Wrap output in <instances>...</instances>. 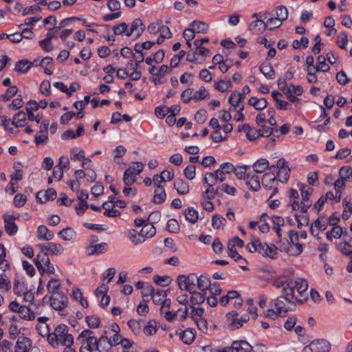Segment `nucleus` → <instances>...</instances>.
I'll return each instance as SVG.
<instances>
[{
    "label": "nucleus",
    "mask_w": 352,
    "mask_h": 352,
    "mask_svg": "<svg viewBox=\"0 0 352 352\" xmlns=\"http://www.w3.org/2000/svg\"><path fill=\"white\" fill-rule=\"evenodd\" d=\"M47 341L54 347L59 344L68 346L74 342L73 336L68 333V327L65 324H58L52 333H48Z\"/></svg>",
    "instance_id": "nucleus-1"
},
{
    "label": "nucleus",
    "mask_w": 352,
    "mask_h": 352,
    "mask_svg": "<svg viewBox=\"0 0 352 352\" xmlns=\"http://www.w3.org/2000/svg\"><path fill=\"white\" fill-rule=\"evenodd\" d=\"M292 299L291 297L280 295L276 299L272 300L270 305L276 308L278 314H283V316H285L287 312L293 309L289 305L295 306Z\"/></svg>",
    "instance_id": "nucleus-2"
},
{
    "label": "nucleus",
    "mask_w": 352,
    "mask_h": 352,
    "mask_svg": "<svg viewBox=\"0 0 352 352\" xmlns=\"http://www.w3.org/2000/svg\"><path fill=\"white\" fill-rule=\"evenodd\" d=\"M180 289L186 290L189 293L194 292L197 283V276L195 274H190L187 276L179 275L177 278Z\"/></svg>",
    "instance_id": "nucleus-3"
},
{
    "label": "nucleus",
    "mask_w": 352,
    "mask_h": 352,
    "mask_svg": "<svg viewBox=\"0 0 352 352\" xmlns=\"http://www.w3.org/2000/svg\"><path fill=\"white\" fill-rule=\"evenodd\" d=\"M68 298L63 293L58 292L50 297L51 307L59 311L61 316H66L68 314L65 311V308L67 306Z\"/></svg>",
    "instance_id": "nucleus-4"
},
{
    "label": "nucleus",
    "mask_w": 352,
    "mask_h": 352,
    "mask_svg": "<svg viewBox=\"0 0 352 352\" xmlns=\"http://www.w3.org/2000/svg\"><path fill=\"white\" fill-rule=\"evenodd\" d=\"M293 284V279H289L285 281L276 280L272 283L274 287L281 289V295L291 297V298H294V294H293L292 287Z\"/></svg>",
    "instance_id": "nucleus-5"
},
{
    "label": "nucleus",
    "mask_w": 352,
    "mask_h": 352,
    "mask_svg": "<svg viewBox=\"0 0 352 352\" xmlns=\"http://www.w3.org/2000/svg\"><path fill=\"white\" fill-rule=\"evenodd\" d=\"M144 29L145 26L142 21L139 18L135 19L131 23L130 27H128L126 36L129 37L134 36L137 38L142 34Z\"/></svg>",
    "instance_id": "nucleus-6"
},
{
    "label": "nucleus",
    "mask_w": 352,
    "mask_h": 352,
    "mask_svg": "<svg viewBox=\"0 0 352 352\" xmlns=\"http://www.w3.org/2000/svg\"><path fill=\"white\" fill-rule=\"evenodd\" d=\"M256 252L263 256H267L270 258H274L277 254V248L274 244H271L270 245L266 243H263L258 239Z\"/></svg>",
    "instance_id": "nucleus-7"
},
{
    "label": "nucleus",
    "mask_w": 352,
    "mask_h": 352,
    "mask_svg": "<svg viewBox=\"0 0 352 352\" xmlns=\"http://www.w3.org/2000/svg\"><path fill=\"white\" fill-rule=\"evenodd\" d=\"M38 246L41 252H47V254L60 255L63 253L65 250L61 244L55 243L38 244Z\"/></svg>",
    "instance_id": "nucleus-8"
},
{
    "label": "nucleus",
    "mask_w": 352,
    "mask_h": 352,
    "mask_svg": "<svg viewBox=\"0 0 352 352\" xmlns=\"http://www.w3.org/2000/svg\"><path fill=\"white\" fill-rule=\"evenodd\" d=\"M244 98L245 94H242L237 91H233L229 97L230 104L236 108L237 112L242 111L244 109V105L242 103Z\"/></svg>",
    "instance_id": "nucleus-9"
},
{
    "label": "nucleus",
    "mask_w": 352,
    "mask_h": 352,
    "mask_svg": "<svg viewBox=\"0 0 352 352\" xmlns=\"http://www.w3.org/2000/svg\"><path fill=\"white\" fill-rule=\"evenodd\" d=\"M5 223V230L10 236L15 234L18 231V227L14 223V220L16 217L14 215L5 214L3 216Z\"/></svg>",
    "instance_id": "nucleus-10"
},
{
    "label": "nucleus",
    "mask_w": 352,
    "mask_h": 352,
    "mask_svg": "<svg viewBox=\"0 0 352 352\" xmlns=\"http://www.w3.org/2000/svg\"><path fill=\"white\" fill-rule=\"evenodd\" d=\"M245 180V184L250 190L256 192L261 188L260 179L257 175L248 173Z\"/></svg>",
    "instance_id": "nucleus-11"
},
{
    "label": "nucleus",
    "mask_w": 352,
    "mask_h": 352,
    "mask_svg": "<svg viewBox=\"0 0 352 352\" xmlns=\"http://www.w3.org/2000/svg\"><path fill=\"white\" fill-rule=\"evenodd\" d=\"M314 352H329L331 349L330 343L324 340H316L311 342Z\"/></svg>",
    "instance_id": "nucleus-12"
},
{
    "label": "nucleus",
    "mask_w": 352,
    "mask_h": 352,
    "mask_svg": "<svg viewBox=\"0 0 352 352\" xmlns=\"http://www.w3.org/2000/svg\"><path fill=\"white\" fill-rule=\"evenodd\" d=\"M31 346L32 340L30 338L21 337L16 343L15 352H29Z\"/></svg>",
    "instance_id": "nucleus-13"
},
{
    "label": "nucleus",
    "mask_w": 352,
    "mask_h": 352,
    "mask_svg": "<svg viewBox=\"0 0 352 352\" xmlns=\"http://www.w3.org/2000/svg\"><path fill=\"white\" fill-rule=\"evenodd\" d=\"M283 96H285L283 92L280 93L278 91H274L272 93V96L276 101V107L281 110H286L289 108L290 104L287 102L283 100Z\"/></svg>",
    "instance_id": "nucleus-14"
},
{
    "label": "nucleus",
    "mask_w": 352,
    "mask_h": 352,
    "mask_svg": "<svg viewBox=\"0 0 352 352\" xmlns=\"http://www.w3.org/2000/svg\"><path fill=\"white\" fill-rule=\"evenodd\" d=\"M266 28L267 24L263 20L258 19L252 21L249 25V30L254 34H261Z\"/></svg>",
    "instance_id": "nucleus-15"
},
{
    "label": "nucleus",
    "mask_w": 352,
    "mask_h": 352,
    "mask_svg": "<svg viewBox=\"0 0 352 352\" xmlns=\"http://www.w3.org/2000/svg\"><path fill=\"white\" fill-rule=\"evenodd\" d=\"M225 173H221L219 169L214 170L212 173H206L204 179V183L207 184V186L212 187L214 183L208 182V177H212L214 181L223 182L225 180Z\"/></svg>",
    "instance_id": "nucleus-16"
},
{
    "label": "nucleus",
    "mask_w": 352,
    "mask_h": 352,
    "mask_svg": "<svg viewBox=\"0 0 352 352\" xmlns=\"http://www.w3.org/2000/svg\"><path fill=\"white\" fill-rule=\"evenodd\" d=\"M111 348V340L107 336H102L98 339L96 349L98 352H109Z\"/></svg>",
    "instance_id": "nucleus-17"
},
{
    "label": "nucleus",
    "mask_w": 352,
    "mask_h": 352,
    "mask_svg": "<svg viewBox=\"0 0 352 352\" xmlns=\"http://www.w3.org/2000/svg\"><path fill=\"white\" fill-rule=\"evenodd\" d=\"M54 232L45 226H39L36 231V236L40 240L50 241L54 238Z\"/></svg>",
    "instance_id": "nucleus-18"
},
{
    "label": "nucleus",
    "mask_w": 352,
    "mask_h": 352,
    "mask_svg": "<svg viewBox=\"0 0 352 352\" xmlns=\"http://www.w3.org/2000/svg\"><path fill=\"white\" fill-rule=\"evenodd\" d=\"M43 263L45 264V266L52 264L50 258L47 257V252H42L41 254H38L37 257L34 259V264L39 272L44 271Z\"/></svg>",
    "instance_id": "nucleus-19"
},
{
    "label": "nucleus",
    "mask_w": 352,
    "mask_h": 352,
    "mask_svg": "<svg viewBox=\"0 0 352 352\" xmlns=\"http://www.w3.org/2000/svg\"><path fill=\"white\" fill-rule=\"evenodd\" d=\"M300 190L301 192V200L302 201V209L303 211H307L312 204L311 201L309 200V196L311 192L306 190L304 185H302Z\"/></svg>",
    "instance_id": "nucleus-20"
},
{
    "label": "nucleus",
    "mask_w": 352,
    "mask_h": 352,
    "mask_svg": "<svg viewBox=\"0 0 352 352\" xmlns=\"http://www.w3.org/2000/svg\"><path fill=\"white\" fill-rule=\"evenodd\" d=\"M279 182L273 173H265L262 178V185L264 188L271 189L274 188V184Z\"/></svg>",
    "instance_id": "nucleus-21"
},
{
    "label": "nucleus",
    "mask_w": 352,
    "mask_h": 352,
    "mask_svg": "<svg viewBox=\"0 0 352 352\" xmlns=\"http://www.w3.org/2000/svg\"><path fill=\"white\" fill-rule=\"evenodd\" d=\"M153 223V222L145 223L140 230V234H142L144 241L145 239L151 238L156 234V229Z\"/></svg>",
    "instance_id": "nucleus-22"
},
{
    "label": "nucleus",
    "mask_w": 352,
    "mask_h": 352,
    "mask_svg": "<svg viewBox=\"0 0 352 352\" xmlns=\"http://www.w3.org/2000/svg\"><path fill=\"white\" fill-rule=\"evenodd\" d=\"M293 294L294 293V289H296L300 297L303 296V294L307 292L308 289V283L305 279H300L299 280H293Z\"/></svg>",
    "instance_id": "nucleus-23"
},
{
    "label": "nucleus",
    "mask_w": 352,
    "mask_h": 352,
    "mask_svg": "<svg viewBox=\"0 0 352 352\" xmlns=\"http://www.w3.org/2000/svg\"><path fill=\"white\" fill-rule=\"evenodd\" d=\"M248 104L254 107L256 110H262L267 107V102L264 98H258L253 96L249 99Z\"/></svg>",
    "instance_id": "nucleus-24"
},
{
    "label": "nucleus",
    "mask_w": 352,
    "mask_h": 352,
    "mask_svg": "<svg viewBox=\"0 0 352 352\" xmlns=\"http://www.w3.org/2000/svg\"><path fill=\"white\" fill-rule=\"evenodd\" d=\"M166 197L164 188L161 185H158L154 191L153 202L157 204H161L165 201Z\"/></svg>",
    "instance_id": "nucleus-25"
},
{
    "label": "nucleus",
    "mask_w": 352,
    "mask_h": 352,
    "mask_svg": "<svg viewBox=\"0 0 352 352\" xmlns=\"http://www.w3.org/2000/svg\"><path fill=\"white\" fill-rule=\"evenodd\" d=\"M285 96L292 102H299L297 96H300L303 89H281Z\"/></svg>",
    "instance_id": "nucleus-26"
},
{
    "label": "nucleus",
    "mask_w": 352,
    "mask_h": 352,
    "mask_svg": "<svg viewBox=\"0 0 352 352\" xmlns=\"http://www.w3.org/2000/svg\"><path fill=\"white\" fill-rule=\"evenodd\" d=\"M102 208L105 210L104 215L109 217H116L120 215V212L114 208V204H109V202H104L102 205Z\"/></svg>",
    "instance_id": "nucleus-27"
},
{
    "label": "nucleus",
    "mask_w": 352,
    "mask_h": 352,
    "mask_svg": "<svg viewBox=\"0 0 352 352\" xmlns=\"http://www.w3.org/2000/svg\"><path fill=\"white\" fill-rule=\"evenodd\" d=\"M252 168L255 173H263L269 168V162L266 159L261 158L252 165Z\"/></svg>",
    "instance_id": "nucleus-28"
},
{
    "label": "nucleus",
    "mask_w": 352,
    "mask_h": 352,
    "mask_svg": "<svg viewBox=\"0 0 352 352\" xmlns=\"http://www.w3.org/2000/svg\"><path fill=\"white\" fill-rule=\"evenodd\" d=\"M181 340L186 344H190L195 338V330L193 329H186L181 334Z\"/></svg>",
    "instance_id": "nucleus-29"
},
{
    "label": "nucleus",
    "mask_w": 352,
    "mask_h": 352,
    "mask_svg": "<svg viewBox=\"0 0 352 352\" xmlns=\"http://www.w3.org/2000/svg\"><path fill=\"white\" fill-rule=\"evenodd\" d=\"M107 243H101L99 244H96L95 245H90L89 247L87 248V254L89 256L94 254H99L104 252L107 250Z\"/></svg>",
    "instance_id": "nucleus-30"
},
{
    "label": "nucleus",
    "mask_w": 352,
    "mask_h": 352,
    "mask_svg": "<svg viewBox=\"0 0 352 352\" xmlns=\"http://www.w3.org/2000/svg\"><path fill=\"white\" fill-rule=\"evenodd\" d=\"M174 188L179 195H186L189 192L188 184L179 179L174 182Z\"/></svg>",
    "instance_id": "nucleus-31"
},
{
    "label": "nucleus",
    "mask_w": 352,
    "mask_h": 352,
    "mask_svg": "<svg viewBox=\"0 0 352 352\" xmlns=\"http://www.w3.org/2000/svg\"><path fill=\"white\" fill-rule=\"evenodd\" d=\"M42 194V192L39 191L36 193V199H39L41 203H45L50 200H54L56 197V191L54 188H48L46 190L45 192L44 193V199L42 200L40 197V195Z\"/></svg>",
    "instance_id": "nucleus-32"
},
{
    "label": "nucleus",
    "mask_w": 352,
    "mask_h": 352,
    "mask_svg": "<svg viewBox=\"0 0 352 352\" xmlns=\"http://www.w3.org/2000/svg\"><path fill=\"white\" fill-rule=\"evenodd\" d=\"M32 63L26 60H21L16 63L14 71L19 74L26 73L31 67Z\"/></svg>",
    "instance_id": "nucleus-33"
},
{
    "label": "nucleus",
    "mask_w": 352,
    "mask_h": 352,
    "mask_svg": "<svg viewBox=\"0 0 352 352\" xmlns=\"http://www.w3.org/2000/svg\"><path fill=\"white\" fill-rule=\"evenodd\" d=\"M210 280L205 275H201L197 277V287L201 292H206L210 287Z\"/></svg>",
    "instance_id": "nucleus-34"
},
{
    "label": "nucleus",
    "mask_w": 352,
    "mask_h": 352,
    "mask_svg": "<svg viewBox=\"0 0 352 352\" xmlns=\"http://www.w3.org/2000/svg\"><path fill=\"white\" fill-rule=\"evenodd\" d=\"M186 219L192 223L197 222L198 219V212L192 207H188L184 211Z\"/></svg>",
    "instance_id": "nucleus-35"
},
{
    "label": "nucleus",
    "mask_w": 352,
    "mask_h": 352,
    "mask_svg": "<svg viewBox=\"0 0 352 352\" xmlns=\"http://www.w3.org/2000/svg\"><path fill=\"white\" fill-rule=\"evenodd\" d=\"M189 26L195 30V32H197L198 33H206L209 28L208 24L200 21H194L190 23Z\"/></svg>",
    "instance_id": "nucleus-36"
},
{
    "label": "nucleus",
    "mask_w": 352,
    "mask_h": 352,
    "mask_svg": "<svg viewBox=\"0 0 352 352\" xmlns=\"http://www.w3.org/2000/svg\"><path fill=\"white\" fill-rule=\"evenodd\" d=\"M58 235L65 241H70L76 236V233L73 228L68 227L60 231Z\"/></svg>",
    "instance_id": "nucleus-37"
},
{
    "label": "nucleus",
    "mask_w": 352,
    "mask_h": 352,
    "mask_svg": "<svg viewBox=\"0 0 352 352\" xmlns=\"http://www.w3.org/2000/svg\"><path fill=\"white\" fill-rule=\"evenodd\" d=\"M192 296L190 297V300L192 305H201L204 303L205 301V294L206 292H203V293L199 292L194 291V292L191 293Z\"/></svg>",
    "instance_id": "nucleus-38"
},
{
    "label": "nucleus",
    "mask_w": 352,
    "mask_h": 352,
    "mask_svg": "<svg viewBox=\"0 0 352 352\" xmlns=\"http://www.w3.org/2000/svg\"><path fill=\"white\" fill-rule=\"evenodd\" d=\"M290 172L289 167L279 169L276 177L278 180L281 183L286 184L289 178Z\"/></svg>",
    "instance_id": "nucleus-39"
},
{
    "label": "nucleus",
    "mask_w": 352,
    "mask_h": 352,
    "mask_svg": "<svg viewBox=\"0 0 352 352\" xmlns=\"http://www.w3.org/2000/svg\"><path fill=\"white\" fill-rule=\"evenodd\" d=\"M13 290L16 296H21L27 291V288L23 281L15 279Z\"/></svg>",
    "instance_id": "nucleus-40"
},
{
    "label": "nucleus",
    "mask_w": 352,
    "mask_h": 352,
    "mask_svg": "<svg viewBox=\"0 0 352 352\" xmlns=\"http://www.w3.org/2000/svg\"><path fill=\"white\" fill-rule=\"evenodd\" d=\"M26 120V115L23 111H19L14 116L12 124H14L16 127H21L24 126Z\"/></svg>",
    "instance_id": "nucleus-41"
},
{
    "label": "nucleus",
    "mask_w": 352,
    "mask_h": 352,
    "mask_svg": "<svg viewBox=\"0 0 352 352\" xmlns=\"http://www.w3.org/2000/svg\"><path fill=\"white\" fill-rule=\"evenodd\" d=\"M129 238L135 245L140 244L144 242V239L140 234V232H138L135 230L131 229L129 232Z\"/></svg>",
    "instance_id": "nucleus-42"
},
{
    "label": "nucleus",
    "mask_w": 352,
    "mask_h": 352,
    "mask_svg": "<svg viewBox=\"0 0 352 352\" xmlns=\"http://www.w3.org/2000/svg\"><path fill=\"white\" fill-rule=\"evenodd\" d=\"M19 313L21 314V318L24 320H33L35 318L33 311L26 306H23Z\"/></svg>",
    "instance_id": "nucleus-43"
},
{
    "label": "nucleus",
    "mask_w": 352,
    "mask_h": 352,
    "mask_svg": "<svg viewBox=\"0 0 352 352\" xmlns=\"http://www.w3.org/2000/svg\"><path fill=\"white\" fill-rule=\"evenodd\" d=\"M260 70L268 78H272L274 76V71L272 67L267 63H263L260 67Z\"/></svg>",
    "instance_id": "nucleus-44"
},
{
    "label": "nucleus",
    "mask_w": 352,
    "mask_h": 352,
    "mask_svg": "<svg viewBox=\"0 0 352 352\" xmlns=\"http://www.w3.org/2000/svg\"><path fill=\"white\" fill-rule=\"evenodd\" d=\"M166 297V292L165 291L157 289L154 291L151 298L155 305H160Z\"/></svg>",
    "instance_id": "nucleus-45"
},
{
    "label": "nucleus",
    "mask_w": 352,
    "mask_h": 352,
    "mask_svg": "<svg viewBox=\"0 0 352 352\" xmlns=\"http://www.w3.org/2000/svg\"><path fill=\"white\" fill-rule=\"evenodd\" d=\"M318 65L316 66V70L320 72H327L329 71V66L326 63V57L320 55L318 57Z\"/></svg>",
    "instance_id": "nucleus-46"
},
{
    "label": "nucleus",
    "mask_w": 352,
    "mask_h": 352,
    "mask_svg": "<svg viewBox=\"0 0 352 352\" xmlns=\"http://www.w3.org/2000/svg\"><path fill=\"white\" fill-rule=\"evenodd\" d=\"M60 287V283L58 279H51L47 285V289L49 293L56 294V292Z\"/></svg>",
    "instance_id": "nucleus-47"
},
{
    "label": "nucleus",
    "mask_w": 352,
    "mask_h": 352,
    "mask_svg": "<svg viewBox=\"0 0 352 352\" xmlns=\"http://www.w3.org/2000/svg\"><path fill=\"white\" fill-rule=\"evenodd\" d=\"M162 20H157L156 21L153 22L148 25L147 31L150 34H157L160 31V30L162 28Z\"/></svg>",
    "instance_id": "nucleus-48"
},
{
    "label": "nucleus",
    "mask_w": 352,
    "mask_h": 352,
    "mask_svg": "<svg viewBox=\"0 0 352 352\" xmlns=\"http://www.w3.org/2000/svg\"><path fill=\"white\" fill-rule=\"evenodd\" d=\"M338 249L344 255L352 256V246L346 242H340Z\"/></svg>",
    "instance_id": "nucleus-49"
},
{
    "label": "nucleus",
    "mask_w": 352,
    "mask_h": 352,
    "mask_svg": "<svg viewBox=\"0 0 352 352\" xmlns=\"http://www.w3.org/2000/svg\"><path fill=\"white\" fill-rule=\"evenodd\" d=\"M228 254L229 256L232 258L234 261L243 258L242 256H241L236 250L234 243H228Z\"/></svg>",
    "instance_id": "nucleus-50"
},
{
    "label": "nucleus",
    "mask_w": 352,
    "mask_h": 352,
    "mask_svg": "<svg viewBox=\"0 0 352 352\" xmlns=\"http://www.w3.org/2000/svg\"><path fill=\"white\" fill-rule=\"evenodd\" d=\"M153 281L155 284L162 287H166L170 283V278L168 276L155 275L153 276Z\"/></svg>",
    "instance_id": "nucleus-51"
},
{
    "label": "nucleus",
    "mask_w": 352,
    "mask_h": 352,
    "mask_svg": "<svg viewBox=\"0 0 352 352\" xmlns=\"http://www.w3.org/2000/svg\"><path fill=\"white\" fill-rule=\"evenodd\" d=\"M11 288V283L5 274L0 276V289L3 292H8Z\"/></svg>",
    "instance_id": "nucleus-52"
},
{
    "label": "nucleus",
    "mask_w": 352,
    "mask_h": 352,
    "mask_svg": "<svg viewBox=\"0 0 352 352\" xmlns=\"http://www.w3.org/2000/svg\"><path fill=\"white\" fill-rule=\"evenodd\" d=\"M113 32L116 35H120L122 34H125L126 36L128 32V25L126 23H121L116 25H114L113 28Z\"/></svg>",
    "instance_id": "nucleus-53"
},
{
    "label": "nucleus",
    "mask_w": 352,
    "mask_h": 352,
    "mask_svg": "<svg viewBox=\"0 0 352 352\" xmlns=\"http://www.w3.org/2000/svg\"><path fill=\"white\" fill-rule=\"evenodd\" d=\"M342 233V228L340 226L334 227L330 232H327V238L331 240L332 238H340Z\"/></svg>",
    "instance_id": "nucleus-54"
},
{
    "label": "nucleus",
    "mask_w": 352,
    "mask_h": 352,
    "mask_svg": "<svg viewBox=\"0 0 352 352\" xmlns=\"http://www.w3.org/2000/svg\"><path fill=\"white\" fill-rule=\"evenodd\" d=\"M348 42V36L345 32H340L337 37L336 43L341 49H346Z\"/></svg>",
    "instance_id": "nucleus-55"
},
{
    "label": "nucleus",
    "mask_w": 352,
    "mask_h": 352,
    "mask_svg": "<svg viewBox=\"0 0 352 352\" xmlns=\"http://www.w3.org/2000/svg\"><path fill=\"white\" fill-rule=\"evenodd\" d=\"M167 230L172 233H177L179 230V226L177 220L174 219H169L167 222Z\"/></svg>",
    "instance_id": "nucleus-56"
},
{
    "label": "nucleus",
    "mask_w": 352,
    "mask_h": 352,
    "mask_svg": "<svg viewBox=\"0 0 352 352\" xmlns=\"http://www.w3.org/2000/svg\"><path fill=\"white\" fill-rule=\"evenodd\" d=\"M143 168V164L141 162H133L126 170H131V174L136 176L139 175Z\"/></svg>",
    "instance_id": "nucleus-57"
},
{
    "label": "nucleus",
    "mask_w": 352,
    "mask_h": 352,
    "mask_svg": "<svg viewBox=\"0 0 352 352\" xmlns=\"http://www.w3.org/2000/svg\"><path fill=\"white\" fill-rule=\"evenodd\" d=\"M123 182L126 186H131L135 182V176L131 174L130 170H126L123 175Z\"/></svg>",
    "instance_id": "nucleus-58"
},
{
    "label": "nucleus",
    "mask_w": 352,
    "mask_h": 352,
    "mask_svg": "<svg viewBox=\"0 0 352 352\" xmlns=\"http://www.w3.org/2000/svg\"><path fill=\"white\" fill-rule=\"evenodd\" d=\"M86 321L90 328H97L100 324V318L94 316H87Z\"/></svg>",
    "instance_id": "nucleus-59"
},
{
    "label": "nucleus",
    "mask_w": 352,
    "mask_h": 352,
    "mask_svg": "<svg viewBox=\"0 0 352 352\" xmlns=\"http://www.w3.org/2000/svg\"><path fill=\"white\" fill-rule=\"evenodd\" d=\"M276 17L279 19L282 22L287 19L288 12L287 9L285 6H279L276 10Z\"/></svg>",
    "instance_id": "nucleus-60"
},
{
    "label": "nucleus",
    "mask_w": 352,
    "mask_h": 352,
    "mask_svg": "<svg viewBox=\"0 0 352 352\" xmlns=\"http://www.w3.org/2000/svg\"><path fill=\"white\" fill-rule=\"evenodd\" d=\"M226 221V219L219 214H215L212 219V225L214 228H219Z\"/></svg>",
    "instance_id": "nucleus-61"
},
{
    "label": "nucleus",
    "mask_w": 352,
    "mask_h": 352,
    "mask_svg": "<svg viewBox=\"0 0 352 352\" xmlns=\"http://www.w3.org/2000/svg\"><path fill=\"white\" fill-rule=\"evenodd\" d=\"M219 170L221 173H225L226 174H230L232 172L234 173V166L232 163L224 162L220 165Z\"/></svg>",
    "instance_id": "nucleus-62"
},
{
    "label": "nucleus",
    "mask_w": 352,
    "mask_h": 352,
    "mask_svg": "<svg viewBox=\"0 0 352 352\" xmlns=\"http://www.w3.org/2000/svg\"><path fill=\"white\" fill-rule=\"evenodd\" d=\"M184 174L190 180L194 179L195 177V166L194 165L187 166L184 170Z\"/></svg>",
    "instance_id": "nucleus-63"
},
{
    "label": "nucleus",
    "mask_w": 352,
    "mask_h": 352,
    "mask_svg": "<svg viewBox=\"0 0 352 352\" xmlns=\"http://www.w3.org/2000/svg\"><path fill=\"white\" fill-rule=\"evenodd\" d=\"M340 175V178L347 179L352 175V168L350 166H342L339 171Z\"/></svg>",
    "instance_id": "nucleus-64"
}]
</instances>
